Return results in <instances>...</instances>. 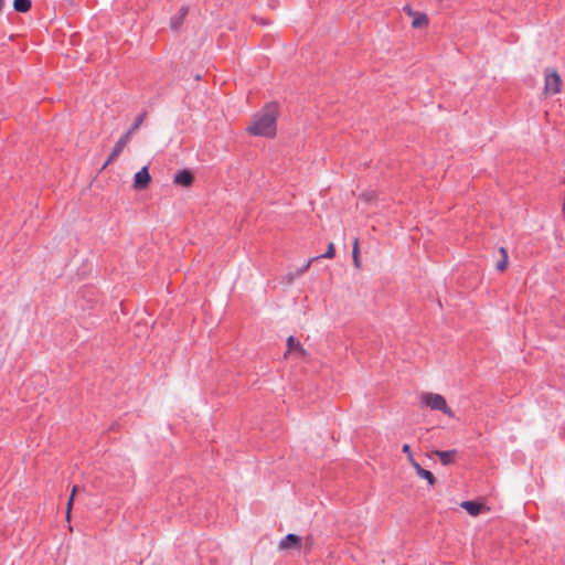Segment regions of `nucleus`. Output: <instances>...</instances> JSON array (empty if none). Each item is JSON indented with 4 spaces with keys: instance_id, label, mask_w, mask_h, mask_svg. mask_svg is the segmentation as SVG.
I'll list each match as a JSON object with an SVG mask.
<instances>
[{
    "instance_id": "obj_1",
    "label": "nucleus",
    "mask_w": 565,
    "mask_h": 565,
    "mask_svg": "<svg viewBox=\"0 0 565 565\" xmlns=\"http://www.w3.org/2000/svg\"><path fill=\"white\" fill-rule=\"evenodd\" d=\"M277 105L268 104L254 115L247 131L253 136L274 137L276 135Z\"/></svg>"
},
{
    "instance_id": "obj_2",
    "label": "nucleus",
    "mask_w": 565,
    "mask_h": 565,
    "mask_svg": "<svg viewBox=\"0 0 565 565\" xmlns=\"http://www.w3.org/2000/svg\"><path fill=\"white\" fill-rule=\"evenodd\" d=\"M420 402L431 411H440L448 417H454V412L448 407L445 397L437 393H425L422 395Z\"/></svg>"
},
{
    "instance_id": "obj_3",
    "label": "nucleus",
    "mask_w": 565,
    "mask_h": 565,
    "mask_svg": "<svg viewBox=\"0 0 565 565\" xmlns=\"http://www.w3.org/2000/svg\"><path fill=\"white\" fill-rule=\"evenodd\" d=\"M544 92L547 95H555L561 92V77L555 70L545 72Z\"/></svg>"
},
{
    "instance_id": "obj_4",
    "label": "nucleus",
    "mask_w": 565,
    "mask_h": 565,
    "mask_svg": "<svg viewBox=\"0 0 565 565\" xmlns=\"http://www.w3.org/2000/svg\"><path fill=\"white\" fill-rule=\"evenodd\" d=\"M151 181L150 173L148 171L147 167L141 168L134 178V188L136 190H143L146 189Z\"/></svg>"
},
{
    "instance_id": "obj_5",
    "label": "nucleus",
    "mask_w": 565,
    "mask_h": 565,
    "mask_svg": "<svg viewBox=\"0 0 565 565\" xmlns=\"http://www.w3.org/2000/svg\"><path fill=\"white\" fill-rule=\"evenodd\" d=\"M129 140H130L129 134H125L118 139V141L115 143L108 159L104 163V168L106 166H108L113 160H115L122 152L124 148L126 147V145L128 143Z\"/></svg>"
},
{
    "instance_id": "obj_6",
    "label": "nucleus",
    "mask_w": 565,
    "mask_h": 565,
    "mask_svg": "<svg viewBox=\"0 0 565 565\" xmlns=\"http://www.w3.org/2000/svg\"><path fill=\"white\" fill-rule=\"evenodd\" d=\"M194 178L191 171L189 170H179L173 177V181L175 184H180L183 186H189L192 184Z\"/></svg>"
},
{
    "instance_id": "obj_7",
    "label": "nucleus",
    "mask_w": 565,
    "mask_h": 565,
    "mask_svg": "<svg viewBox=\"0 0 565 565\" xmlns=\"http://www.w3.org/2000/svg\"><path fill=\"white\" fill-rule=\"evenodd\" d=\"M300 543L301 537L299 535L289 533L279 542V548L288 550L291 547H299Z\"/></svg>"
},
{
    "instance_id": "obj_8",
    "label": "nucleus",
    "mask_w": 565,
    "mask_h": 565,
    "mask_svg": "<svg viewBox=\"0 0 565 565\" xmlns=\"http://www.w3.org/2000/svg\"><path fill=\"white\" fill-rule=\"evenodd\" d=\"M189 9L186 7H181L178 13H175L170 19V26L172 30L178 31L184 22L185 17L188 15Z\"/></svg>"
},
{
    "instance_id": "obj_9",
    "label": "nucleus",
    "mask_w": 565,
    "mask_h": 565,
    "mask_svg": "<svg viewBox=\"0 0 565 565\" xmlns=\"http://www.w3.org/2000/svg\"><path fill=\"white\" fill-rule=\"evenodd\" d=\"M434 454L439 458L440 462L444 466H449L455 462V458L457 456V450L456 449L435 450Z\"/></svg>"
},
{
    "instance_id": "obj_10",
    "label": "nucleus",
    "mask_w": 565,
    "mask_h": 565,
    "mask_svg": "<svg viewBox=\"0 0 565 565\" xmlns=\"http://www.w3.org/2000/svg\"><path fill=\"white\" fill-rule=\"evenodd\" d=\"M460 507L465 509L470 515L476 516L480 513L482 505L476 501H463Z\"/></svg>"
},
{
    "instance_id": "obj_11",
    "label": "nucleus",
    "mask_w": 565,
    "mask_h": 565,
    "mask_svg": "<svg viewBox=\"0 0 565 565\" xmlns=\"http://www.w3.org/2000/svg\"><path fill=\"white\" fill-rule=\"evenodd\" d=\"M499 253H500L501 257H500V259H498V262L495 264V268L499 271H503L508 267V260H509L508 252L504 247H500Z\"/></svg>"
},
{
    "instance_id": "obj_12",
    "label": "nucleus",
    "mask_w": 565,
    "mask_h": 565,
    "mask_svg": "<svg viewBox=\"0 0 565 565\" xmlns=\"http://www.w3.org/2000/svg\"><path fill=\"white\" fill-rule=\"evenodd\" d=\"M13 8L17 12H28L31 8V0H14Z\"/></svg>"
},
{
    "instance_id": "obj_13",
    "label": "nucleus",
    "mask_w": 565,
    "mask_h": 565,
    "mask_svg": "<svg viewBox=\"0 0 565 565\" xmlns=\"http://www.w3.org/2000/svg\"><path fill=\"white\" fill-rule=\"evenodd\" d=\"M415 18L412 22L413 28H423L428 24V18L425 13H415Z\"/></svg>"
},
{
    "instance_id": "obj_14",
    "label": "nucleus",
    "mask_w": 565,
    "mask_h": 565,
    "mask_svg": "<svg viewBox=\"0 0 565 565\" xmlns=\"http://www.w3.org/2000/svg\"><path fill=\"white\" fill-rule=\"evenodd\" d=\"M318 258H319V257H312V258L308 259V260L306 262V264H303L300 268H298V269H297V273H296L295 275L289 274V275H288V276H289V281H292L296 277H298V276H300V275L305 274V273L309 269V267L311 266V264H312L316 259H318Z\"/></svg>"
},
{
    "instance_id": "obj_15",
    "label": "nucleus",
    "mask_w": 565,
    "mask_h": 565,
    "mask_svg": "<svg viewBox=\"0 0 565 565\" xmlns=\"http://www.w3.org/2000/svg\"><path fill=\"white\" fill-rule=\"evenodd\" d=\"M287 347H288V352L298 351L300 354L303 353V350L300 347V342L294 337H289L287 339Z\"/></svg>"
},
{
    "instance_id": "obj_16",
    "label": "nucleus",
    "mask_w": 565,
    "mask_h": 565,
    "mask_svg": "<svg viewBox=\"0 0 565 565\" xmlns=\"http://www.w3.org/2000/svg\"><path fill=\"white\" fill-rule=\"evenodd\" d=\"M146 116H147V111H142L139 116H137V118L135 119V122L132 124V126L126 134H129V136L131 137V135L142 125Z\"/></svg>"
},
{
    "instance_id": "obj_17",
    "label": "nucleus",
    "mask_w": 565,
    "mask_h": 565,
    "mask_svg": "<svg viewBox=\"0 0 565 565\" xmlns=\"http://www.w3.org/2000/svg\"><path fill=\"white\" fill-rule=\"evenodd\" d=\"M418 477L427 480L430 486L435 484L436 482V478L434 477V475L426 469L422 470Z\"/></svg>"
},
{
    "instance_id": "obj_18",
    "label": "nucleus",
    "mask_w": 565,
    "mask_h": 565,
    "mask_svg": "<svg viewBox=\"0 0 565 565\" xmlns=\"http://www.w3.org/2000/svg\"><path fill=\"white\" fill-rule=\"evenodd\" d=\"M409 463L415 469L417 476H419V472L424 470V468L414 459L413 454H409Z\"/></svg>"
},
{
    "instance_id": "obj_19",
    "label": "nucleus",
    "mask_w": 565,
    "mask_h": 565,
    "mask_svg": "<svg viewBox=\"0 0 565 565\" xmlns=\"http://www.w3.org/2000/svg\"><path fill=\"white\" fill-rule=\"evenodd\" d=\"M334 256V245L330 243L324 254L318 256L319 258H332Z\"/></svg>"
},
{
    "instance_id": "obj_20",
    "label": "nucleus",
    "mask_w": 565,
    "mask_h": 565,
    "mask_svg": "<svg viewBox=\"0 0 565 565\" xmlns=\"http://www.w3.org/2000/svg\"><path fill=\"white\" fill-rule=\"evenodd\" d=\"M78 487L77 486H74L73 487V490H72V493H71V497L67 501V518L70 516V511H71V508H72V503H73V500H74V494L75 492L77 491Z\"/></svg>"
},
{
    "instance_id": "obj_21",
    "label": "nucleus",
    "mask_w": 565,
    "mask_h": 565,
    "mask_svg": "<svg viewBox=\"0 0 565 565\" xmlns=\"http://www.w3.org/2000/svg\"><path fill=\"white\" fill-rule=\"evenodd\" d=\"M359 256V239L354 238L352 257Z\"/></svg>"
},
{
    "instance_id": "obj_22",
    "label": "nucleus",
    "mask_w": 565,
    "mask_h": 565,
    "mask_svg": "<svg viewBox=\"0 0 565 565\" xmlns=\"http://www.w3.org/2000/svg\"><path fill=\"white\" fill-rule=\"evenodd\" d=\"M402 451H403L404 454H406V456H407V460L409 461V454H413V452H412V450H411V446H409V445H407V444H405V445L403 446V448H402Z\"/></svg>"
},
{
    "instance_id": "obj_23",
    "label": "nucleus",
    "mask_w": 565,
    "mask_h": 565,
    "mask_svg": "<svg viewBox=\"0 0 565 565\" xmlns=\"http://www.w3.org/2000/svg\"><path fill=\"white\" fill-rule=\"evenodd\" d=\"M361 199H363L365 202H370L373 199V194L372 193H363L361 195Z\"/></svg>"
},
{
    "instance_id": "obj_24",
    "label": "nucleus",
    "mask_w": 565,
    "mask_h": 565,
    "mask_svg": "<svg viewBox=\"0 0 565 565\" xmlns=\"http://www.w3.org/2000/svg\"><path fill=\"white\" fill-rule=\"evenodd\" d=\"M353 264H354V266H355L356 268H359V267H360V259H359V256H355V257L353 258Z\"/></svg>"
},
{
    "instance_id": "obj_25",
    "label": "nucleus",
    "mask_w": 565,
    "mask_h": 565,
    "mask_svg": "<svg viewBox=\"0 0 565 565\" xmlns=\"http://www.w3.org/2000/svg\"><path fill=\"white\" fill-rule=\"evenodd\" d=\"M405 11H407L408 14H411V15L415 14L408 6L405 7Z\"/></svg>"
},
{
    "instance_id": "obj_26",
    "label": "nucleus",
    "mask_w": 565,
    "mask_h": 565,
    "mask_svg": "<svg viewBox=\"0 0 565 565\" xmlns=\"http://www.w3.org/2000/svg\"><path fill=\"white\" fill-rule=\"evenodd\" d=\"M563 213L565 214V203L563 204Z\"/></svg>"
}]
</instances>
